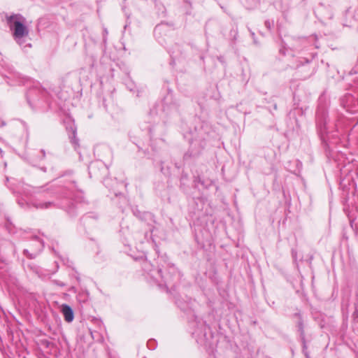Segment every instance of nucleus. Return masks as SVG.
I'll use <instances>...</instances> for the list:
<instances>
[{"label":"nucleus","instance_id":"37","mask_svg":"<svg viewBox=\"0 0 358 358\" xmlns=\"http://www.w3.org/2000/svg\"><path fill=\"white\" fill-rule=\"evenodd\" d=\"M304 62L305 63H308L309 62V60L308 59H304Z\"/></svg>","mask_w":358,"mask_h":358},{"label":"nucleus","instance_id":"19","mask_svg":"<svg viewBox=\"0 0 358 358\" xmlns=\"http://www.w3.org/2000/svg\"><path fill=\"white\" fill-rule=\"evenodd\" d=\"M155 115H156L155 110V109L151 110L150 113V117L154 118V122L159 123V118L157 117H155Z\"/></svg>","mask_w":358,"mask_h":358},{"label":"nucleus","instance_id":"36","mask_svg":"<svg viewBox=\"0 0 358 358\" xmlns=\"http://www.w3.org/2000/svg\"><path fill=\"white\" fill-rule=\"evenodd\" d=\"M103 31H104V34H108V31H107V29H104Z\"/></svg>","mask_w":358,"mask_h":358},{"label":"nucleus","instance_id":"6","mask_svg":"<svg viewBox=\"0 0 358 358\" xmlns=\"http://www.w3.org/2000/svg\"><path fill=\"white\" fill-rule=\"evenodd\" d=\"M89 174L92 178V176L97 177L99 175L104 174L107 171V167L101 160H97L90 163L89 167Z\"/></svg>","mask_w":358,"mask_h":358},{"label":"nucleus","instance_id":"5","mask_svg":"<svg viewBox=\"0 0 358 358\" xmlns=\"http://www.w3.org/2000/svg\"><path fill=\"white\" fill-rule=\"evenodd\" d=\"M6 22L16 43L23 48H30L31 43L27 42L29 30L25 25V17L20 14H12L6 16Z\"/></svg>","mask_w":358,"mask_h":358},{"label":"nucleus","instance_id":"30","mask_svg":"<svg viewBox=\"0 0 358 358\" xmlns=\"http://www.w3.org/2000/svg\"><path fill=\"white\" fill-rule=\"evenodd\" d=\"M320 114H319V113H317V123H318V124H321L322 123L320 122Z\"/></svg>","mask_w":358,"mask_h":358},{"label":"nucleus","instance_id":"14","mask_svg":"<svg viewBox=\"0 0 358 358\" xmlns=\"http://www.w3.org/2000/svg\"><path fill=\"white\" fill-rule=\"evenodd\" d=\"M33 206L36 208L39 209H47L51 207H53L55 206L54 202L52 201H48V202H34L33 203Z\"/></svg>","mask_w":358,"mask_h":358},{"label":"nucleus","instance_id":"40","mask_svg":"<svg viewBox=\"0 0 358 358\" xmlns=\"http://www.w3.org/2000/svg\"><path fill=\"white\" fill-rule=\"evenodd\" d=\"M173 107L175 109H177V106H176V104H173Z\"/></svg>","mask_w":358,"mask_h":358},{"label":"nucleus","instance_id":"32","mask_svg":"<svg viewBox=\"0 0 358 358\" xmlns=\"http://www.w3.org/2000/svg\"><path fill=\"white\" fill-rule=\"evenodd\" d=\"M303 354L305 355L306 358H309L310 357L308 351L303 352Z\"/></svg>","mask_w":358,"mask_h":358},{"label":"nucleus","instance_id":"8","mask_svg":"<svg viewBox=\"0 0 358 358\" xmlns=\"http://www.w3.org/2000/svg\"><path fill=\"white\" fill-rule=\"evenodd\" d=\"M32 241L34 245L36 248V251L34 252L33 253H31L27 249H24L23 250V254L29 259H34L38 255V253L43 250L44 246L43 241L37 237H35Z\"/></svg>","mask_w":358,"mask_h":358},{"label":"nucleus","instance_id":"20","mask_svg":"<svg viewBox=\"0 0 358 358\" xmlns=\"http://www.w3.org/2000/svg\"><path fill=\"white\" fill-rule=\"evenodd\" d=\"M264 24H265L266 27L268 29L271 30V28L273 27L274 23H273V21H271V20H268L265 21Z\"/></svg>","mask_w":358,"mask_h":358},{"label":"nucleus","instance_id":"29","mask_svg":"<svg viewBox=\"0 0 358 358\" xmlns=\"http://www.w3.org/2000/svg\"><path fill=\"white\" fill-rule=\"evenodd\" d=\"M103 150L104 151H106V152L107 153H108V154H110V153H111V152H110V149H109L108 147H103Z\"/></svg>","mask_w":358,"mask_h":358},{"label":"nucleus","instance_id":"24","mask_svg":"<svg viewBox=\"0 0 358 358\" xmlns=\"http://www.w3.org/2000/svg\"><path fill=\"white\" fill-rule=\"evenodd\" d=\"M358 73V67L357 66H356L355 67H354L350 71V74H357Z\"/></svg>","mask_w":358,"mask_h":358},{"label":"nucleus","instance_id":"16","mask_svg":"<svg viewBox=\"0 0 358 358\" xmlns=\"http://www.w3.org/2000/svg\"><path fill=\"white\" fill-rule=\"evenodd\" d=\"M166 29V26L164 24H158L154 29V34L156 36L160 35Z\"/></svg>","mask_w":358,"mask_h":358},{"label":"nucleus","instance_id":"4","mask_svg":"<svg viewBox=\"0 0 358 358\" xmlns=\"http://www.w3.org/2000/svg\"><path fill=\"white\" fill-rule=\"evenodd\" d=\"M208 127L206 123H201L195 127L194 131H191L192 136L188 151L184 155V159H195L203 152L208 136Z\"/></svg>","mask_w":358,"mask_h":358},{"label":"nucleus","instance_id":"15","mask_svg":"<svg viewBox=\"0 0 358 358\" xmlns=\"http://www.w3.org/2000/svg\"><path fill=\"white\" fill-rule=\"evenodd\" d=\"M296 315L301 317V315L299 313L296 314ZM298 331H299L300 334V338L303 339V338H306L305 336V331H304V327H303V322L301 318H300V320L299 321L297 324Z\"/></svg>","mask_w":358,"mask_h":358},{"label":"nucleus","instance_id":"34","mask_svg":"<svg viewBox=\"0 0 358 358\" xmlns=\"http://www.w3.org/2000/svg\"><path fill=\"white\" fill-rule=\"evenodd\" d=\"M41 152L43 154V157H45V150H41Z\"/></svg>","mask_w":358,"mask_h":358},{"label":"nucleus","instance_id":"13","mask_svg":"<svg viewBox=\"0 0 358 358\" xmlns=\"http://www.w3.org/2000/svg\"><path fill=\"white\" fill-rule=\"evenodd\" d=\"M62 207L65 208L66 212L71 215L74 216L76 215V209L78 208L71 201H68L66 203L62 204Z\"/></svg>","mask_w":358,"mask_h":358},{"label":"nucleus","instance_id":"21","mask_svg":"<svg viewBox=\"0 0 358 358\" xmlns=\"http://www.w3.org/2000/svg\"><path fill=\"white\" fill-rule=\"evenodd\" d=\"M52 282H53V284H55L56 285H58L59 287H64V286H66L65 283H64L63 282H61V281H59L58 280H53Z\"/></svg>","mask_w":358,"mask_h":358},{"label":"nucleus","instance_id":"22","mask_svg":"<svg viewBox=\"0 0 358 358\" xmlns=\"http://www.w3.org/2000/svg\"><path fill=\"white\" fill-rule=\"evenodd\" d=\"M302 343V348H303V352L307 351V344L306 338H303V339H301Z\"/></svg>","mask_w":358,"mask_h":358},{"label":"nucleus","instance_id":"3","mask_svg":"<svg viewBox=\"0 0 358 358\" xmlns=\"http://www.w3.org/2000/svg\"><path fill=\"white\" fill-rule=\"evenodd\" d=\"M192 336L196 342L206 348H209L208 356L205 358H216L212 349L213 345V334L210 327L201 319L194 315V320L189 322Z\"/></svg>","mask_w":358,"mask_h":358},{"label":"nucleus","instance_id":"1","mask_svg":"<svg viewBox=\"0 0 358 358\" xmlns=\"http://www.w3.org/2000/svg\"><path fill=\"white\" fill-rule=\"evenodd\" d=\"M147 280L152 285H156L160 289L169 292L180 283L182 274L174 264H169L166 275L162 272V268H155L148 261H144L142 265Z\"/></svg>","mask_w":358,"mask_h":358},{"label":"nucleus","instance_id":"35","mask_svg":"<svg viewBox=\"0 0 358 358\" xmlns=\"http://www.w3.org/2000/svg\"><path fill=\"white\" fill-rule=\"evenodd\" d=\"M171 95H167L166 97H165V100L166 99H169V97L171 98Z\"/></svg>","mask_w":358,"mask_h":358},{"label":"nucleus","instance_id":"43","mask_svg":"<svg viewBox=\"0 0 358 358\" xmlns=\"http://www.w3.org/2000/svg\"><path fill=\"white\" fill-rule=\"evenodd\" d=\"M42 170H43V171H45V168H43V169H42Z\"/></svg>","mask_w":358,"mask_h":358},{"label":"nucleus","instance_id":"31","mask_svg":"<svg viewBox=\"0 0 358 358\" xmlns=\"http://www.w3.org/2000/svg\"><path fill=\"white\" fill-rule=\"evenodd\" d=\"M115 195L116 196H121L125 200V197L123 196L122 193H115Z\"/></svg>","mask_w":358,"mask_h":358},{"label":"nucleus","instance_id":"23","mask_svg":"<svg viewBox=\"0 0 358 358\" xmlns=\"http://www.w3.org/2000/svg\"><path fill=\"white\" fill-rule=\"evenodd\" d=\"M83 297V301L86 300V298L87 297V294H79L78 296V299L80 301V299Z\"/></svg>","mask_w":358,"mask_h":358},{"label":"nucleus","instance_id":"27","mask_svg":"<svg viewBox=\"0 0 358 358\" xmlns=\"http://www.w3.org/2000/svg\"><path fill=\"white\" fill-rule=\"evenodd\" d=\"M258 4V1L257 0H252V4L251 6H248L249 8H252V7H255Z\"/></svg>","mask_w":358,"mask_h":358},{"label":"nucleus","instance_id":"45","mask_svg":"<svg viewBox=\"0 0 358 358\" xmlns=\"http://www.w3.org/2000/svg\"><path fill=\"white\" fill-rule=\"evenodd\" d=\"M144 358H146V357H144Z\"/></svg>","mask_w":358,"mask_h":358},{"label":"nucleus","instance_id":"26","mask_svg":"<svg viewBox=\"0 0 358 358\" xmlns=\"http://www.w3.org/2000/svg\"><path fill=\"white\" fill-rule=\"evenodd\" d=\"M296 255H297L296 251L295 250L292 249V255L294 261H296Z\"/></svg>","mask_w":358,"mask_h":358},{"label":"nucleus","instance_id":"10","mask_svg":"<svg viewBox=\"0 0 358 358\" xmlns=\"http://www.w3.org/2000/svg\"><path fill=\"white\" fill-rule=\"evenodd\" d=\"M62 313L64 315L65 320L68 322H71L73 320L74 314L73 310L70 306L67 304H62Z\"/></svg>","mask_w":358,"mask_h":358},{"label":"nucleus","instance_id":"44","mask_svg":"<svg viewBox=\"0 0 358 358\" xmlns=\"http://www.w3.org/2000/svg\"><path fill=\"white\" fill-rule=\"evenodd\" d=\"M199 199V201H200L201 202H202V201H203V199Z\"/></svg>","mask_w":358,"mask_h":358},{"label":"nucleus","instance_id":"11","mask_svg":"<svg viewBox=\"0 0 358 358\" xmlns=\"http://www.w3.org/2000/svg\"><path fill=\"white\" fill-rule=\"evenodd\" d=\"M98 218L97 215L94 213H87L81 219V222L84 226L90 225Z\"/></svg>","mask_w":358,"mask_h":358},{"label":"nucleus","instance_id":"12","mask_svg":"<svg viewBox=\"0 0 358 358\" xmlns=\"http://www.w3.org/2000/svg\"><path fill=\"white\" fill-rule=\"evenodd\" d=\"M42 187H34L27 184H23L22 192L26 195H31L32 194L38 193Z\"/></svg>","mask_w":358,"mask_h":358},{"label":"nucleus","instance_id":"39","mask_svg":"<svg viewBox=\"0 0 358 358\" xmlns=\"http://www.w3.org/2000/svg\"><path fill=\"white\" fill-rule=\"evenodd\" d=\"M273 108H274V109H275V110H276V109H277V105H276V104H274V105H273Z\"/></svg>","mask_w":358,"mask_h":358},{"label":"nucleus","instance_id":"33","mask_svg":"<svg viewBox=\"0 0 358 358\" xmlns=\"http://www.w3.org/2000/svg\"><path fill=\"white\" fill-rule=\"evenodd\" d=\"M303 354L305 355L306 358H309L310 357L308 351L303 352Z\"/></svg>","mask_w":358,"mask_h":358},{"label":"nucleus","instance_id":"18","mask_svg":"<svg viewBox=\"0 0 358 358\" xmlns=\"http://www.w3.org/2000/svg\"><path fill=\"white\" fill-rule=\"evenodd\" d=\"M194 182L195 185L201 184L202 186H203L206 188L208 187V186H209L211 183V182H209L206 184L205 181L203 180H202L200 177L195 178Z\"/></svg>","mask_w":358,"mask_h":358},{"label":"nucleus","instance_id":"2","mask_svg":"<svg viewBox=\"0 0 358 358\" xmlns=\"http://www.w3.org/2000/svg\"><path fill=\"white\" fill-rule=\"evenodd\" d=\"M192 336L196 342L206 348H209L208 356L205 358H216L212 349L213 345V334L210 327L201 319L194 315V320L189 322Z\"/></svg>","mask_w":358,"mask_h":358},{"label":"nucleus","instance_id":"41","mask_svg":"<svg viewBox=\"0 0 358 358\" xmlns=\"http://www.w3.org/2000/svg\"><path fill=\"white\" fill-rule=\"evenodd\" d=\"M5 124H6V123L4 122H1V126H4Z\"/></svg>","mask_w":358,"mask_h":358},{"label":"nucleus","instance_id":"38","mask_svg":"<svg viewBox=\"0 0 358 358\" xmlns=\"http://www.w3.org/2000/svg\"><path fill=\"white\" fill-rule=\"evenodd\" d=\"M76 280H77L78 281H80V277H79L78 275H76Z\"/></svg>","mask_w":358,"mask_h":358},{"label":"nucleus","instance_id":"17","mask_svg":"<svg viewBox=\"0 0 358 358\" xmlns=\"http://www.w3.org/2000/svg\"><path fill=\"white\" fill-rule=\"evenodd\" d=\"M71 129L72 130V136H70L71 142L76 147L78 145V139L76 138V129L73 128V127H71Z\"/></svg>","mask_w":358,"mask_h":358},{"label":"nucleus","instance_id":"7","mask_svg":"<svg viewBox=\"0 0 358 358\" xmlns=\"http://www.w3.org/2000/svg\"><path fill=\"white\" fill-rule=\"evenodd\" d=\"M194 303V300L187 297V296H185V298L180 297L176 299V304L184 312L192 310Z\"/></svg>","mask_w":358,"mask_h":358},{"label":"nucleus","instance_id":"42","mask_svg":"<svg viewBox=\"0 0 358 358\" xmlns=\"http://www.w3.org/2000/svg\"><path fill=\"white\" fill-rule=\"evenodd\" d=\"M18 204L21 205L22 206V203L18 202Z\"/></svg>","mask_w":358,"mask_h":358},{"label":"nucleus","instance_id":"25","mask_svg":"<svg viewBox=\"0 0 358 358\" xmlns=\"http://www.w3.org/2000/svg\"><path fill=\"white\" fill-rule=\"evenodd\" d=\"M127 87L129 89L130 91H133L134 88V84L132 82H129L128 84H127Z\"/></svg>","mask_w":358,"mask_h":358},{"label":"nucleus","instance_id":"9","mask_svg":"<svg viewBox=\"0 0 358 358\" xmlns=\"http://www.w3.org/2000/svg\"><path fill=\"white\" fill-rule=\"evenodd\" d=\"M36 94H39L41 96H44L46 94V91L39 87H35L32 89H29L27 94V99L30 105L31 101H35V95Z\"/></svg>","mask_w":358,"mask_h":358},{"label":"nucleus","instance_id":"28","mask_svg":"<svg viewBox=\"0 0 358 358\" xmlns=\"http://www.w3.org/2000/svg\"><path fill=\"white\" fill-rule=\"evenodd\" d=\"M279 52L280 54H282V55H285L286 54V48L285 47H282L280 50H279Z\"/></svg>","mask_w":358,"mask_h":358}]
</instances>
